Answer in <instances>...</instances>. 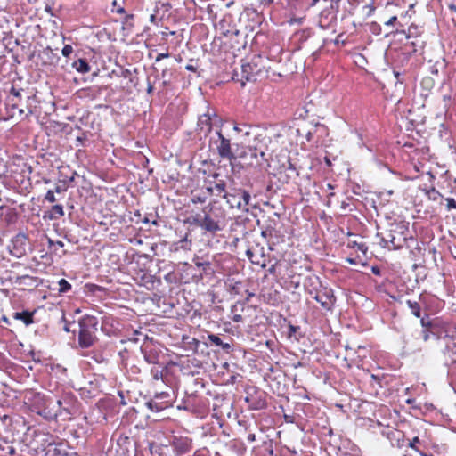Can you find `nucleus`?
Instances as JSON below:
<instances>
[{
    "label": "nucleus",
    "instance_id": "22",
    "mask_svg": "<svg viewBox=\"0 0 456 456\" xmlns=\"http://www.w3.org/2000/svg\"><path fill=\"white\" fill-rule=\"evenodd\" d=\"M71 289L70 283L65 279H61L58 281V291L59 293H66Z\"/></svg>",
    "mask_w": 456,
    "mask_h": 456
},
{
    "label": "nucleus",
    "instance_id": "60",
    "mask_svg": "<svg viewBox=\"0 0 456 456\" xmlns=\"http://www.w3.org/2000/svg\"><path fill=\"white\" fill-rule=\"evenodd\" d=\"M236 307H237V305H232V309H231V310H232V312H234V311L236 310Z\"/></svg>",
    "mask_w": 456,
    "mask_h": 456
},
{
    "label": "nucleus",
    "instance_id": "39",
    "mask_svg": "<svg viewBox=\"0 0 456 456\" xmlns=\"http://www.w3.org/2000/svg\"><path fill=\"white\" fill-rule=\"evenodd\" d=\"M397 20L396 16H392L387 21L385 22L386 26H392Z\"/></svg>",
    "mask_w": 456,
    "mask_h": 456
},
{
    "label": "nucleus",
    "instance_id": "20",
    "mask_svg": "<svg viewBox=\"0 0 456 456\" xmlns=\"http://www.w3.org/2000/svg\"><path fill=\"white\" fill-rule=\"evenodd\" d=\"M239 192L240 194V199H241L242 205H243L242 210L248 211L247 207L250 203L251 196H250L249 192L245 190H239Z\"/></svg>",
    "mask_w": 456,
    "mask_h": 456
},
{
    "label": "nucleus",
    "instance_id": "7",
    "mask_svg": "<svg viewBox=\"0 0 456 456\" xmlns=\"http://www.w3.org/2000/svg\"><path fill=\"white\" fill-rule=\"evenodd\" d=\"M222 125V118H219L215 111L212 113L208 111V113L200 116L198 120V127L205 134H208L212 127H217L220 129Z\"/></svg>",
    "mask_w": 456,
    "mask_h": 456
},
{
    "label": "nucleus",
    "instance_id": "42",
    "mask_svg": "<svg viewBox=\"0 0 456 456\" xmlns=\"http://www.w3.org/2000/svg\"><path fill=\"white\" fill-rule=\"evenodd\" d=\"M248 442H254V441H256V435H255V434H248Z\"/></svg>",
    "mask_w": 456,
    "mask_h": 456
},
{
    "label": "nucleus",
    "instance_id": "33",
    "mask_svg": "<svg viewBox=\"0 0 456 456\" xmlns=\"http://www.w3.org/2000/svg\"><path fill=\"white\" fill-rule=\"evenodd\" d=\"M274 232V229L271 228V227H266L265 230H263L261 232V235L264 237V238H268V237H271L273 235V232Z\"/></svg>",
    "mask_w": 456,
    "mask_h": 456
},
{
    "label": "nucleus",
    "instance_id": "57",
    "mask_svg": "<svg viewBox=\"0 0 456 456\" xmlns=\"http://www.w3.org/2000/svg\"><path fill=\"white\" fill-rule=\"evenodd\" d=\"M118 12H119V13H123V12H125L124 8H120V9H118Z\"/></svg>",
    "mask_w": 456,
    "mask_h": 456
},
{
    "label": "nucleus",
    "instance_id": "31",
    "mask_svg": "<svg viewBox=\"0 0 456 456\" xmlns=\"http://www.w3.org/2000/svg\"><path fill=\"white\" fill-rule=\"evenodd\" d=\"M193 456H211L208 450L206 448L199 449L194 453Z\"/></svg>",
    "mask_w": 456,
    "mask_h": 456
},
{
    "label": "nucleus",
    "instance_id": "14",
    "mask_svg": "<svg viewBox=\"0 0 456 456\" xmlns=\"http://www.w3.org/2000/svg\"><path fill=\"white\" fill-rule=\"evenodd\" d=\"M245 402L248 403V407L252 410H260L265 407L266 403L265 400L259 398H256L254 395L248 393V395L245 397Z\"/></svg>",
    "mask_w": 456,
    "mask_h": 456
},
{
    "label": "nucleus",
    "instance_id": "6",
    "mask_svg": "<svg viewBox=\"0 0 456 456\" xmlns=\"http://www.w3.org/2000/svg\"><path fill=\"white\" fill-rule=\"evenodd\" d=\"M260 56H255L250 62L242 64L241 78L245 81H256L264 73L265 66Z\"/></svg>",
    "mask_w": 456,
    "mask_h": 456
},
{
    "label": "nucleus",
    "instance_id": "32",
    "mask_svg": "<svg viewBox=\"0 0 456 456\" xmlns=\"http://www.w3.org/2000/svg\"><path fill=\"white\" fill-rule=\"evenodd\" d=\"M445 200H446V207H447L448 210L456 208V200L454 199L447 198Z\"/></svg>",
    "mask_w": 456,
    "mask_h": 456
},
{
    "label": "nucleus",
    "instance_id": "28",
    "mask_svg": "<svg viewBox=\"0 0 456 456\" xmlns=\"http://www.w3.org/2000/svg\"><path fill=\"white\" fill-rule=\"evenodd\" d=\"M73 53V47L70 45H65L61 50L64 57H69Z\"/></svg>",
    "mask_w": 456,
    "mask_h": 456
},
{
    "label": "nucleus",
    "instance_id": "29",
    "mask_svg": "<svg viewBox=\"0 0 456 456\" xmlns=\"http://www.w3.org/2000/svg\"><path fill=\"white\" fill-rule=\"evenodd\" d=\"M45 200L50 203H53L56 201V198L54 196V191H52V190H49L45 196Z\"/></svg>",
    "mask_w": 456,
    "mask_h": 456
},
{
    "label": "nucleus",
    "instance_id": "56",
    "mask_svg": "<svg viewBox=\"0 0 456 456\" xmlns=\"http://www.w3.org/2000/svg\"><path fill=\"white\" fill-rule=\"evenodd\" d=\"M369 8H370V12H372L375 9L373 5H369Z\"/></svg>",
    "mask_w": 456,
    "mask_h": 456
},
{
    "label": "nucleus",
    "instance_id": "18",
    "mask_svg": "<svg viewBox=\"0 0 456 456\" xmlns=\"http://www.w3.org/2000/svg\"><path fill=\"white\" fill-rule=\"evenodd\" d=\"M406 304L409 306V308L411 309V314L414 316L419 318L420 314H421V308H420L419 304L418 302L411 301V300H407Z\"/></svg>",
    "mask_w": 456,
    "mask_h": 456
},
{
    "label": "nucleus",
    "instance_id": "30",
    "mask_svg": "<svg viewBox=\"0 0 456 456\" xmlns=\"http://www.w3.org/2000/svg\"><path fill=\"white\" fill-rule=\"evenodd\" d=\"M11 94H12V98H11V102H13L12 104V107L13 108H16V103L14 102H15V99L14 98H19L20 96V92L19 90H16L14 88H12V91H11Z\"/></svg>",
    "mask_w": 456,
    "mask_h": 456
},
{
    "label": "nucleus",
    "instance_id": "51",
    "mask_svg": "<svg viewBox=\"0 0 456 456\" xmlns=\"http://www.w3.org/2000/svg\"><path fill=\"white\" fill-rule=\"evenodd\" d=\"M156 20V16L154 14H151V17H150V21L151 22H154Z\"/></svg>",
    "mask_w": 456,
    "mask_h": 456
},
{
    "label": "nucleus",
    "instance_id": "9",
    "mask_svg": "<svg viewBox=\"0 0 456 456\" xmlns=\"http://www.w3.org/2000/svg\"><path fill=\"white\" fill-rule=\"evenodd\" d=\"M171 446L176 456L183 455L192 448V441L187 436H175Z\"/></svg>",
    "mask_w": 456,
    "mask_h": 456
},
{
    "label": "nucleus",
    "instance_id": "61",
    "mask_svg": "<svg viewBox=\"0 0 456 456\" xmlns=\"http://www.w3.org/2000/svg\"><path fill=\"white\" fill-rule=\"evenodd\" d=\"M151 90H152V86L150 85V86H148V92L150 93V92H151Z\"/></svg>",
    "mask_w": 456,
    "mask_h": 456
},
{
    "label": "nucleus",
    "instance_id": "4",
    "mask_svg": "<svg viewBox=\"0 0 456 456\" xmlns=\"http://www.w3.org/2000/svg\"><path fill=\"white\" fill-rule=\"evenodd\" d=\"M255 143L249 144L246 147L245 151L239 154L242 159L248 160L251 166H258L265 159V147L260 145L258 137L255 135Z\"/></svg>",
    "mask_w": 456,
    "mask_h": 456
},
{
    "label": "nucleus",
    "instance_id": "16",
    "mask_svg": "<svg viewBox=\"0 0 456 456\" xmlns=\"http://www.w3.org/2000/svg\"><path fill=\"white\" fill-rule=\"evenodd\" d=\"M72 67L79 73L86 74L90 71V65L84 59H78L75 61Z\"/></svg>",
    "mask_w": 456,
    "mask_h": 456
},
{
    "label": "nucleus",
    "instance_id": "13",
    "mask_svg": "<svg viewBox=\"0 0 456 456\" xmlns=\"http://www.w3.org/2000/svg\"><path fill=\"white\" fill-rule=\"evenodd\" d=\"M208 191H210L212 194L224 198L228 192H226V184L224 180H220L217 183H216L213 186H210L208 188Z\"/></svg>",
    "mask_w": 456,
    "mask_h": 456
},
{
    "label": "nucleus",
    "instance_id": "59",
    "mask_svg": "<svg viewBox=\"0 0 456 456\" xmlns=\"http://www.w3.org/2000/svg\"><path fill=\"white\" fill-rule=\"evenodd\" d=\"M452 22H453V23L455 24V26H456V17H454V16H453V17H452Z\"/></svg>",
    "mask_w": 456,
    "mask_h": 456
},
{
    "label": "nucleus",
    "instance_id": "15",
    "mask_svg": "<svg viewBox=\"0 0 456 456\" xmlns=\"http://www.w3.org/2000/svg\"><path fill=\"white\" fill-rule=\"evenodd\" d=\"M13 318L21 321L27 326L33 323V314L28 311L16 312L13 314Z\"/></svg>",
    "mask_w": 456,
    "mask_h": 456
},
{
    "label": "nucleus",
    "instance_id": "50",
    "mask_svg": "<svg viewBox=\"0 0 456 456\" xmlns=\"http://www.w3.org/2000/svg\"><path fill=\"white\" fill-rule=\"evenodd\" d=\"M444 102H451V96L450 95H444Z\"/></svg>",
    "mask_w": 456,
    "mask_h": 456
},
{
    "label": "nucleus",
    "instance_id": "47",
    "mask_svg": "<svg viewBox=\"0 0 456 456\" xmlns=\"http://www.w3.org/2000/svg\"><path fill=\"white\" fill-rule=\"evenodd\" d=\"M449 9H450L452 12H455V13H456V5H455V4H451L449 5Z\"/></svg>",
    "mask_w": 456,
    "mask_h": 456
},
{
    "label": "nucleus",
    "instance_id": "64",
    "mask_svg": "<svg viewBox=\"0 0 456 456\" xmlns=\"http://www.w3.org/2000/svg\"><path fill=\"white\" fill-rule=\"evenodd\" d=\"M30 114H32V110H28V113H26L25 115H26V116H28V115H30Z\"/></svg>",
    "mask_w": 456,
    "mask_h": 456
},
{
    "label": "nucleus",
    "instance_id": "43",
    "mask_svg": "<svg viewBox=\"0 0 456 456\" xmlns=\"http://www.w3.org/2000/svg\"><path fill=\"white\" fill-rule=\"evenodd\" d=\"M429 338V333L428 330H423V339L425 341L428 340Z\"/></svg>",
    "mask_w": 456,
    "mask_h": 456
},
{
    "label": "nucleus",
    "instance_id": "41",
    "mask_svg": "<svg viewBox=\"0 0 456 456\" xmlns=\"http://www.w3.org/2000/svg\"><path fill=\"white\" fill-rule=\"evenodd\" d=\"M297 330V327L296 326H293V325H289V336H292V334L296 333Z\"/></svg>",
    "mask_w": 456,
    "mask_h": 456
},
{
    "label": "nucleus",
    "instance_id": "24",
    "mask_svg": "<svg viewBox=\"0 0 456 456\" xmlns=\"http://www.w3.org/2000/svg\"><path fill=\"white\" fill-rule=\"evenodd\" d=\"M348 246L352 248H356L357 250L361 251L363 254H365L368 249L367 246L364 243H358L356 241L349 242Z\"/></svg>",
    "mask_w": 456,
    "mask_h": 456
},
{
    "label": "nucleus",
    "instance_id": "44",
    "mask_svg": "<svg viewBox=\"0 0 456 456\" xmlns=\"http://www.w3.org/2000/svg\"><path fill=\"white\" fill-rule=\"evenodd\" d=\"M195 265H196L197 267H203L205 265H208L209 263H208V262L207 263H202V262L197 261V262H195Z\"/></svg>",
    "mask_w": 456,
    "mask_h": 456
},
{
    "label": "nucleus",
    "instance_id": "27",
    "mask_svg": "<svg viewBox=\"0 0 456 456\" xmlns=\"http://www.w3.org/2000/svg\"><path fill=\"white\" fill-rule=\"evenodd\" d=\"M151 377L153 378V379H155V380L161 379L163 377L162 370L156 369V368H152L151 370Z\"/></svg>",
    "mask_w": 456,
    "mask_h": 456
},
{
    "label": "nucleus",
    "instance_id": "36",
    "mask_svg": "<svg viewBox=\"0 0 456 456\" xmlns=\"http://www.w3.org/2000/svg\"><path fill=\"white\" fill-rule=\"evenodd\" d=\"M408 36L407 37L410 38L411 37L416 36L418 34V28L417 26L411 25L408 29Z\"/></svg>",
    "mask_w": 456,
    "mask_h": 456
},
{
    "label": "nucleus",
    "instance_id": "37",
    "mask_svg": "<svg viewBox=\"0 0 456 456\" xmlns=\"http://www.w3.org/2000/svg\"><path fill=\"white\" fill-rule=\"evenodd\" d=\"M169 57L168 52L159 53L156 57V61H159L162 59Z\"/></svg>",
    "mask_w": 456,
    "mask_h": 456
},
{
    "label": "nucleus",
    "instance_id": "46",
    "mask_svg": "<svg viewBox=\"0 0 456 456\" xmlns=\"http://www.w3.org/2000/svg\"><path fill=\"white\" fill-rule=\"evenodd\" d=\"M371 270H372V273H375V274H377V275H379V269L378 267L373 266V267L371 268Z\"/></svg>",
    "mask_w": 456,
    "mask_h": 456
},
{
    "label": "nucleus",
    "instance_id": "3",
    "mask_svg": "<svg viewBox=\"0 0 456 456\" xmlns=\"http://www.w3.org/2000/svg\"><path fill=\"white\" fill-rule=\"evenodd\" d=\"M404 226L395 225L389 229L386 236L382 237L380 244L388 249H399L406 242V236L403 232Z\"/></svg>",
    "mask_w": 456,
    "mask_h": 456
},
{
    "label": "nucleus",
    "instance_id": "25",
    "mask_svg": "<svg viewBox=\"0 0 456 456\" xmlns=\"http://www.w3.org/2000/svg\"><path fill=\"white\" fill-rule=\"evenodd\" d=\"M179 248H182L185 251L191 250V242L188 240V236L186 235L183 239H182L179 242Z\"/></svg>",
    "mask_w": 456,
    "mask_h": 456
},
{
    "label": "nucleus",
    "instance_id": "21",
    "mask_svg": "<svg viewBox=\"0 0 456 456\" xmlns=\"http://www.w3.org/2000/svg\"><path fill=\"white\" fill-rule=\"evenodd\" d=\"M234 131L238 133H242L245 136H249L252 134V129L250 126H248L246 124H243L241 126L235 125L233 127Z\"/></svg>",
    "mask_w": 456,
    "mask_h": 456
},
{
    "label": "nucleus",
    "instance_id": "48",
    "mask_svg": "<svg viewBox=\"0 0 456 456\" xmlns=\"http://www.w3.org/2000/svg\"><path fill=\"white\" fill-rule=\"evenodd\" d=\"M62 191H63V190L61 189V186H59V185H57V186L55 187V189H54V191H54V192H57V193H60V192H61Z\"/></svg>",
    "mask_w": 456,
    "mask_h": 456
},
{
    "label": "nucleus",
    "instance_id": "8",
    "mask_svg": "<svg viewBox=\"0 0 456 456\" xmlns=\"http://www.w3.org/2000/svg\"><path fill=\"white\" fill-rule=\"evenodd\" d=\"M9 249L13 256L22 257L28 250V237L24 233H18L12 240Z\"/></svg>",
    "mask_w": 456,
    "mask_h": 456
},
{
    "label": "nucleus",
    "instance_id": "49",
    "mask_svg": "<svg viewBox=\"0 0 456 456\" xmlns=\"http://www.w3.org/2000/svg\"><path fill=\"white\" fill-rule=\"evenodd\" d=\"M398 433L397 431L395 430H389L388 433H387V436L389 437L390 436H395V435Z\"/></svg>",
    "mask_w": 456,
    "mask_h": 456
},
{
    "label": "nucleus",
    "instance_id": "53",
    "mask_svg": "<svg viewBox=\"0 0 456 456\" xmlns=\"http://www.w3.org/2000/svg\"><path fill=\"white\" fill-rule=\"evenodd\" d=\"M421 324H422V326H423V327H426L428 323H427V322H426V321H425V319H424V318H422V319H421Z\"/></svg>",
    "mask_w": 456,
    "mask_h": 456
},
{
    "label": "nucleus",
    "instance_id": "38",
    "mask_svg": "<svg viewBox=\"0 0 456 456\" xmlns=\"http://www.w3.org/2000/svg\"><path fill=\"white\" fill-rule=\"evenodd\" d=\"M419 440L418 437H415L412 442L410 443V447L411 449V452H415V450H418L416 447H415V444L416 443H419Z\"/></svg>",
    "mask_w": 456,
    "mask_h": 456
},
{
    "label": "nucleus",
    "instance_id": "34",
    "mask_svg": "<svg viewBox=\"0 0 456 456\" xmlns=\"http://www.w3.org/2000/svg\"><path fill=\"white\" fill-rule=\"evenodd\" d=\"M248 259L253 263V264H256V265H260V262L258 260L256 259V256H254V253L250 250V249H248L247 252H246Z\"/></svg>",
    "mask_w": 456,
    "mask_h": 456
},
{
    "label": "nucleus",
    "instance_id": "62",
    "mask_svg": "<svg viewBox=\"0 0 456 456\" xmlns=\"http://www.w3.org/2000/svg\"><path fill=\"white\" fill-rule=\"evenodd\" d=\"M57 244H58V246H61V247L63 246V242H61V241H57Z\"/></svg>",
    "mask_w": 456,
    "mask_h": 456
},
{
    "label": "nucleus",
    "instance_id": "40",
    "mask_svg": "<svg viewBox=\"0 0 456 456\" xmlns=\"http://www.w3.org/2000/svg\"><path fill=\"white\" fill-rule=\"evenodd\" d=\"M232 321L235 322H242V316L241 314H235L233 316H232Z\"/></svg>",
    "mask_w": 456,
    "mask_h": 456
},
{
    "label": "nucleus",
    "instance_id": "12",
    "mask_svg": "<svg viewBox=\"0 0 456 456\" xmlns=\"http://www.w3.org/2000/svg\"><path fill=\"white\" fill-rule=\"evenodd\" d=\"M224 199L226 200L230 208L242 210L243 205L239 190H235L233 192H228Z\"/></svg>",
    "mask_w": 456,
    "mask_h": 456
},
{
    "label": "nucleus",
    "instance_id": "35",
    "mask_svg": "<svg viewBox=\"0 0 456 456\" xmlns=\"http://www.w3.org/2000/svg\"><path fill=\"white\" fill-rule=\"evenodd\" d=\"M404 456H433V455L428 454L419 450H415V452H408V453L404 454Z\"/></svg>",
    "mask_w": 456,
    "mask_h": 456
},
{
    "label": "nucleus",
    "instance_id": "19",
    "mask_svg": "<svg viewBox=\"0 0 456 456\" xmlns=\"http://www.w3.org/2000/svg\"><path fill=\"white\" fill-rule=\"evenodd\" d=\"M64 216L63 207L61 205H54L52 207L50 219H56Z\"/></svg>",
    "mask_w": 456,
    "mask_h": 456
},
{
    "label": "nucleus",
    "instance_id": "54",
    "mask_svg": "<svg viewBox=\"0 0 456 456\" xmlns=\"http://www.w3.org/2000/svg\"><path fill=\"white\" fill-rule=\"evenodd\" d=\"M18 112H19V114H20V116H21V115H23V114H25V111H24V110H23V109H19V110H18Z\"/></svg>",
    "mask_w": 456,
    "mask_h": 456
},
{
    "label": "nucleus",
    "instance_id": "52",
    "mask_svg": "<svg viewBox=\"0 0 456 456\" xmlns=\"http://www.w3.org/2000/svg\"><path fill=\"white\" fill-rule=\"evenodd\" d=\"M346 261L350 264H355V260L353 258H347Z\"/></svg>",
    "mask_w": 456,
    "mask_h": 456
},
{
    "label": "nucleus",
    "instance_id": "17",
    "mask_svg": "<svg viewBox=\"0 0 456 456\" xmlns=\"http://www.w3.org/2000/svg\"><path fill=\"white\" fill-rule=\"evenodd\" d=\"M208 339L209 342H211L213 345L221 346L223 349L228 350L231 348V345L229 343H223L221 338L215 334H208Z\"/></svg>",
    "mask_w": 456,
    "mask_h": 456
},
{
    "label": "nucleus",
    "instance_id": "58",
    "mask_svg": "<svg viewBox=\"0 0 456 456\" xmlns=\"http://www.w3.org/2000/svg\"><path fill=\"white\" fill-rule=\"evenodd\" d=\"M83 140H84V138H83V137H80V136H78V137L77 138V141H78V142H82V141H83Z\"/></svg>",
    "mask_w": 456,
    "mask_h": 456
},
{
    "label": "nucleus",
    "instance_id": "26",
    "mask_svg": "<svg viewBox=\"0 0 456 456\" xmlns=\"http://www.w3.org/2000/svg\"><path fill=\"white\" fill-rule=\"evenodd\" d=\"M147 406L149 409H151L152 411H156V412H159L160 411H162L164 409V407L162 405H159L157 402L155 401H150L147 403Z\"/></svg>",
    "mask_w": 456,
    "mask_h": 456
},
{
    "label": "nucleus",
    "instance_id": "11",
    "mask_svg": "<svg viewBox=\"0 0 456 456\" xmlns=\"http://www.w3.org/2000/svg\"><path fill=\"white\" fill-rule=\"evenodd\" d=\"M56 403L59 410L56 411L55 416L62 415L63 413L72 414L75 410L73 397L69 395H65L62 398L57 400Z\"/></svg>",
    "mask_w": 456,
    "mask_h": 456
},
{
    "label": "nucleus",
    "instance_id": "23",
    "mask_svg": "<svg viewBox=\"0 0 456 456\" xmlns=\"http://www.w3.org/2000/svg\"><path fill=\"white\" fill-rule=\"evenodd\" d=\"M144 359L150 364H156L159 361V355L158 354L151 351L144 352Z\"/></svg>",
    "mask_w": 456,
    "mask_h": 456
},
{
    "label": "nucleus",
    "instance_id": "55",
    "mask_svg": "<svg viewBox=\"0 0 456 456\" xmlns=\"http://www.w3.org/2000/svg\"><path fill=\"white\" fill-rule=\"evenodd\" d=\"M318 2L319 0H312L311 6L315 5Z\"/></svg>",
    "mask_w": 456,
    "mask_h": 456
},
{
    "label": "nucleus",
    "instance_id": "5",
    "mask_svg": "<svg viewBox=\"0 0 456 456\" xmlns=\"http://www.w3.org/2000/svg\"><path fill=\"white\" fill-rule=\"evenodd\" d=\"M210 144L216 148L221 158L229 160L235 159V154L232 151L231 141L224 136L220 129L216 130L215 135L210 138Z\"/></svg>",
    "mask_w": 456,
    "mask_h": 456
},
{
    "label": "nucleus",
    "instance_id": "10",
    "mask_svg": "<svg viewBox=\"0 0 456 456\" xmlns=\"http://www.w3.org/2000/svg\"><path fill=\"white\" fill-rule=\"evenodd\" d=\"M314 298L321 305L327 310H330L335 303V297L330 289L317 291L314 296Z\"/></svg>",
    "mask_w": 456,
    "mask_h": 456
},
{
    "label": "nucleus",
    "instance_id": "2",
    "mask_svg": "<svg viewBox=\"0 0 456 456\" xmlns=\"http://www.w3.org/2000/svg\"><path fill=\"white\" fill-rule=\"evenodd\" d=\"M96 325V319L92 316H86L79 321L78 344L82 348H88L94 344Z\"/></svg>",
    "mask_w": 456,
    "mask_h": 456
},
{
    "label": "nucleus",
    "instance_id": "1",
    "mask_svg": "<svg viewBox=\"0 0 456 456\" xmlns=\"http://www.w3.org/2000/svg\"><path fill=\"white\" fill-rule=\"evenodd\" d=\"M224 212L221 209H211L208 212L204 210V216L196 215L193 218V224L202 230L216 233L223 230L224 226Z\"/></svg>",
    "mask_w": 456,
    "mask_h": 456
},
{
    "label": "nucleus",
    "instance_id": "45",
    "mask_svg": "<svg viewBox=\"0 0 456 456\" xmlns=\"http://www.w3.org/2000/svg\"><path fill=\"white\" fill-rule=\"evenodd\" d=\"M185 69L190 71H196V68L191 64L186 65Z\"/></svg>",
    "mask_w": 456,
    "mask_h": 456
},
{
    "label": "nucleus",
    "instance_id": "63",
    "mask_svg": "<svg viewBox=\"0 0 456 456\" xmlns=\"http://www.w3.org/2000/svg\"><path fill=\"white\" fill-rule=\"evenodd\" d=\"M164 395H165V394H164V393H162V394H160V395H158L156 397H161V398H162V397H164Z\"/></svg>",
    "mask_w": 456,
    "mask_h": 456
}]
</instances>
